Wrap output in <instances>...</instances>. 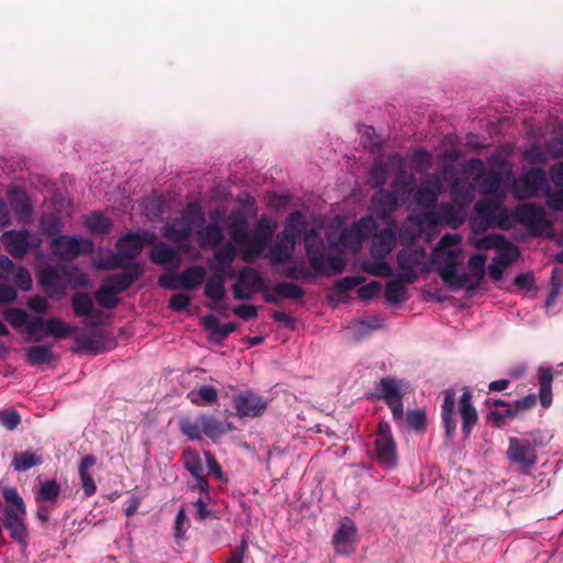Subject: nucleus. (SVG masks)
<instances>
[{
	"instance_id": "obj_22",
	"label": "nucleus",
	"mask_w": 563,
	"mask_h": 563,
	"mask_svg": "<svg viewBox=\"0 0 563 563\" xmlns=\"http://www.w3.org/2000/svg\"><path fill=\"white\" fill-rule=\"evenodd\" d=\"M202 325L209 331V341L220 344L238 329L239 323L233 321L221 324L217 317L208 314L203 317Z\"/></svg>"
},
{
	"instance_id": "obj_53",
	"label": "nucleus",
	"mask_w": 563,
	"mask_h": 563,
	"mask_svg": "<svg viewBox=\"0 0 563 563\" xmlns=\"http://www.w3.org/2000/svg\"><path fill=\"white\" fill-rule=\"evenodd\" d=\"M481 185L484 195H496L501 187V176L498 172L492 170L483 177Z\"/></svg>"
},
{
	"instance_id": "obj_35",
	"label": "nucleus",
	"mask_w": 563,
	"mask_h": 563,
	"mask_svg": "<svg viewBox=\"0 0 563 563\" xmlns=\"http://www.w3.org/2000/svg\"><path fill=\"white\" fill-rule=\"evenodd\" d=\"M238 284L252 292L265 291L266 284L262 275L254 268L245 266L240 271Z\"/></svg>"
},
{
	"instance_id": "obj_1",
	"label": "nucleus",
	"mask_w": 563,
	"mask_h": 563,
	"mask_svg": "<svg viewBox=\"0 0 563 563\" xmlns=\"http://www.w3.org/2000/svg\"><path fill=\"white\" fill-rule=\"evenodd\" d=\"M3 499L8 505L1 509V522L11 539L22 548L29 543V531L25 523L26 506L15 487L2 489Z\"/></svg>"
},
{
	"instance_id": "obj_44",
	"label": "nucleus",
	"mask_w": 563,
	"mask_h": 563,
	"mask_svg": "<svg viewBox=\"0 0 563 563\" xmlns=\"http://www.w3.org/2000/svg\"><path fill=\"white\" fill-rule=\"evenodd\" d=\"M75 332V329L58 318H49L46 320V334L53 335L57 340L68 338Z\"/></svg>"
},
{
	"instance_id": "obj_36",
	"label": "nucleus",
	"mask_w": 563,
	"mask_h": 563,
	"mask_svg": "<svg viewBox=\"0 0 563 563\" xmlns=\"http://www.w3.org/2000/svg\"><path fill=\"white\" fill-rule=\"evenodd\" d=\"M539 399L543 408L548 409L552 405V382L553 374L551 368H539Z\"/></svg>"
},
{
	"instance_id": "obj_41",
	"label": "nucleus",
	"mask_w": 563,
	"mask_h": 563,
	"mask_svg": "<svg viewBox=\"0 0 563 563\" xmlns=\"http://www.w3.org/2000/svg\"><path fill=\"white\" fill-rule=\"evenodd\" d=\"M202 433L210 439H217L230 432L227 424L212 416H200Z\"/></svg>"
},
{
	"instance_id": "obj_63",
	"label": "nucleus",
	"mask_w": 563,
	"mask_h": 563,
	"mask_svg": "<svg viewBox=\"0 0 563 563\" xmlns=\"http://www.w3.org/2000/svg\"><path fill=\"white\" fill-rule=\"evenodd\" d=\"M377 261L378 262L365 263L363 265V269L373 276H378V277L391 276L393 271H391L390 266L386 262H383L382 260H377Z\"/></svg>"
},
{
	"instance_id": "obj_48",
	"label": "nucleus",
	"mask_w": 563,
	"mask_h": 563,
	"mask_svg": "<svg viewBox=\"0 0 563 563\" xmlns=\"http://www.w3.org/2000/svg\"><path fill=\"white\" fill-rule=\"evenodd\" d=\"M87 227L90 231L99 234H107L111 230V222L99 212H92L87 218Z\"/></svg>"
},
{
	"instance_id": "obj_25",
	"label": "nucleus",
	"mask_w": 563,
	"mask_h": 563,
	"mask_svg": "<svg viewBox=\"0 0 563 563\" xmlns=\"http://www.w3.org/2000/svg\"><path fill=\"white\" fill-rule=\"evenodd\" d=\"M145 243L144 236L130 232L118 239L115 249L124 260H134L141 253Z\"/></svg>"
},
{
	"instance_id": "obj_17",
	"label": "nucleus",
	"mask_w": 563,
	"mask_h": 563,
	"mask_svg": "<svg viewBox=\"0 0 563 563\" xmlns=\"http://www.w3.org/2000/svg\"><path fill=\"white\" fill-rule=\"evenodd\" d=\"M357 529L355 525L347 518L341 522L332 538V544L340 554L349 555L354 552Z\"/></svg>"
},
{
	"instance_id": "obj_21",
	"label": "nucleus",
	"mask_w": 563,
	"mask_h": 563,
	"mask_svg": "<svg viewBox=\"0 0 563 563\" xmlns=\"http://www.w3.org/2000/svg\"><path fill=\"white\" fill-rule=\"evenodd\" d=\"M430 186L419 188L415 195V202L428 211H435L438 208L439 196L442 192V186L438 178L433 181H429Z\"/></svg>"
},
{
	"instance_id": "obj_2",
	"label": "nucleus",
	"mask_w": 563,
	"mask_h": 563,
	"mask_svg": "<svg viewBox=\"0 0 563 563\" xmlns=\"http://www.w3.org/2000/svg\"><path fill=\"white\" fill-rule=\"evenodd\" d=\"M303 244L306 256L314 274H341L346 262L341 255H327V246L320 233L316 229L305 232Z\"/></svg>"
},
{
	"instance_id": "obj_47",
	"label": "nucleus",
	"mask_w": 563,
	"mask_h": 563,
	"mask_svg": "<svg viewBox=\"0 0 563 563\" xmlns=\"http://www.w3.org/2000/svg\"><path fill=\"white\" fill-rule=\"evenodd\" d=\"M179 430L189 440L201 439L202 429L200 416L197 417L195 420H191L189 418H181L179 420Z\"/></svg>"
},
{
	"instance_id": "obj_4",
	"label": "nucleus",
	"mask_w": 563,
	"mask_h": 563,
	"mask_svg": "<svg viewBox=\"0 0 563 563\" xmlns=\"http://www.w3.org/2000/svg\"><path fill=\"white\" fill-rule=\"evenodd\" d=\"M511 217L516 222L523 225L532 236H540L552 227L547 219L544 208L532 202L518 205Z\"/></svg>"
},
{
	"instance_id": "obj_64",
	"label": "nucleus",
	"mask_w": 563,
	"mask_h": 563,
	"mask_svg": "<svg viewBox=\"0 0 563 563\" xmlns=\"http://www.w3.org/2000/svg\"><path fill=\"white\" fill-rule=\"evenodd\" d=\"M406 421L412 430L422 431L426 429L427 416L419 409L410 410L406 413Z\"/></svg>"
},
{
	"instance_id": "obj_43",
	"label": "nucleus",
	"mask_w": 563,
	"mask_h": 563,
	"mask_svg": "<svg viewBox=\"0 0 563 563\" xmlns=\"http://www.w3.org/2000/svg\"><path fill=\"white\" fill-rule=\"evenodd\" d=\"M406 282L398 275V278L389 280L385 287V295L388 301L393 303H400L406 299L407 289Z\"/></svg>"
},
{
	"instance_id": "obj_14",
	"label": "nucleus",
	"mask_w": 563,
	"mask_h": 563,
	"mask_svg": "<svg viewBox=\"0 0 563 563\" xmlns=\"http://www.w3.org/2000/svg\"><path fill=\"white\" fill-rule=\"evenodd\" d=\"M71 306L75 316L84 317L86 323L91 327H97L102 323V312L95 309L93 301L87 292H76L71 297Z\"/></svg>"
},
{
	"instance_id": "obj_11",
	"label": "nucleus",
	"mask_w": 563,
	"mask_h": 563,
	"mask_svg": "<svg viewBox=\"0 0 563 563\" xmlns=\"http://www.w3.org/2000/svg\"><path fill=\"white\" fill-rule=\"evenodd\" d=\"M232 402L236 416L241 419L263 416L268 405L264 397L252 390H244L235 395Z\"/></svg>"
},
{
	"instance_id": "obj_34",
	"label": "nucleus",
	"mask_w": 563,
	"mask_h": 563,
	"mask_svg": "<svg viewBox=\"0 0 563 563\" xmlns=\"http://www.w3.org/2000/svg\"><path fill=\"white\" fill-rule=\"evenodd\" d=\"M206 268L200 265H192L178 275L181 289L194 290L198 288L206 278Z\"/></svg>"
},
{
	"instance_id": "obj_59",
	"label": "nucleus",
	"mask_w": 563,
	"mask_h": 563,
	"mask_svg": "<svg viewBox=\"0 0 563 563\" xmlns=\"http://www.w3.org/2000/svg\"><path fill=\"white\" fill-rule=\"evenodd\" d=\"M123 256L117 251V253H113L110 251L103 258L100 260L97 267L99 269H118L120 267L124 268V265L126 263L123 262Z\"/></svg>"
},
{
	"instance_id": "obj_9",
	"label": "nucleus",
	"mask_w": 563,
	"mask_h": 563,
	"mask_svg": "<svg viewBox=\"0 0 563 563\" xmlns=\"http://www.w3.org/2000/svg\"><path fill=\"white\" fill-rule=\"evenodd\" d=\"M548 179L544 169L531 168L526 172L514 187V195L518 199L533 198L547 189Z\"/></svg>"
},
{
	"instance_id": "obj_45",
	"label": "nucleus",
	"mask_w": 563,
	"mask_h": 563,
	"mask_svg": "<svg viewBox=\"0 0 563 563\" xmlns=\"http://www.w3.org/2000/svg\"><path fill=\"white\" fill-rule=\"evenodd\" d=\"M275 292L280 299L300 300L305 297L306 291L294 283H278L275 285Z\"/></svg>"
},
{
	"instance_id": "obj_26",
	"label": "nucleus",
	"mask_w": 563,
	"mask_h": 563,
	"mask_svg": "<svg viewBox=\"0 0 563 563\" xmlns=\"http://www.w3.org/2000/svg\"><path fill=\"white\" fill-rule=\"evenodd\" d=\"M455 391L448 389L444 391V400L442 405V424L445 430V438L452 440L456 432L455 420Z\"/></svg>"
},
{
	"instance_id": "obj_29",
	"label": "nucleus",
	"mask_w": 563,
	"mask_h": 563,
	"mask_svg": "<svg viewBox=\"0 0 563 563\" xmlns=\"http://www.w3.org/2000/svg\"><path fill=\"white\" fill-rule=\"evenodd\" d=\"M363 223L364 219L341 231L339 242L343 247L355 252L360 250L366 238Z\"/></svg>"
},
{
	"instance_id": "obj_7",
	"label": "nucleus",
	"mask_w": 563,
	"mask_h": 563,
	"mask_svg": "<svg viewBox=\"0 0 563 563\" xmlns=\"http://www.w3.org/2000/svg\"><path fill=\"white\" fill-rule=\"evenodd\" d=\"M506 455L522 473H528L538 463L537 450L527 439L510 437Z\"/></svg>"
},
{
	"instance_id": "obj_46",
	"label": "nucleus",
	"mask_w": 563,
	"mask_h": 563,
	"mask_svg": "<svg viewBox=\"0 0 563 563\" xmlns=\"http://www.w3.org/2000/svg\"><path fill=\"white\" fill-rule=\"evenodd\" d=\"M117 295V291L103 283L95 294V298L102 308L113 309L119 305L120 301Z\"/></svg>"
},
{
	"instance_id": "obj_60",
	"label": "nucleus",
	"mask_w": 563,
	"mask_h": 563,
	"mask_svg": "<svg viewBox=\"0 0 563 563\" xmlns=\"http://www.w3.org/2000/svg\"><path fill=\"white\" fill-rule=\"evenodd\" d=\"M505 243V236L501 234H488L484 235L474 241V246L481 250H493L500 246V244Z\"/></svg>"
},
{
	"instance_id": "obj_3",
	"label": "nucleus",
	"mask_w": 563,
	"mask_h": 563,
	"mask_svg": "<svg viewBox=\"0 0 563 563\" xmlns=\"http://www.w3.org/2000/svg\"><path fill=\"white\" fill-rule=\"evenodd\" d=\"M470 224L475 233H483L493 225H497L501 230H508L511 228V220L503 207L500 197H485L474 206Z\"/></svg>"
},
{
	"instance_id": "obj_49",
	"label": "nucleus",
	"mask_w": 563,
	"mask_h": 563,
	"mask_svg": "<svg viewBox=\"0 0 563 563\" xmlns=\"http://www.w3.org/2000/svg\"><path fill=\"white\" fill-rule=\"evenodd\" d=\"M236 256V249L231 243H225L219 251L214 252L213 257L217 263H219L222 266V269L224 272L225 268H230L234 258Z\"/></svg>"
},
{
	"instance_id": "obj_6",
	"label": "nucleus",
	"mask_w": 563,
	"mask_h": 563,
	"mask_svg": "<svg viewBox=\"0 0 563 563\" xmlns=\"http://www.w3.org/2000/svg\"><path fill=\"white\" fill-rule=\"evenodd\" d=\"M375 453L377 462L385 468H394L398 462L397 446L393 438L390 426L380 421L375 438Z\"/></svg>"
},
{
	"instance_id": "obj_37",
	"label": "nucleus",
	"mask_w": 563,
	"mask_h": 563,
	"mask_svg": "<svg viewBox=\"0 0 563 563\" xmlns=\"http://www.w3.org/2000/svg\"><path fill=\"white\" fill-rule=\"evenodd\" d=\"M189 401L196 406L212 405L218 401L219 391L210 385H202L187 394Z\"/></svg>"
},
{
	"instance_id": "obj_12",
	"label": "nucleus",
	"mask_w": 563,
	"mask_h": 563,
	"mask_svg": "<svg viewBox=\"0 0 563 563\" xmlns=\"http://www.w3.org/2000/svg\"><path fill=\"white\" fill-rule=\"evenodd\" d=\"M461 260L462 251L460 247L455 250L434 249L432 254V264L443 282H451Z\"/></svg>"
},
{
	"instance_id": "obj_55",
	"label": "nucleus",
	"mask_w": 563,
	"mask_h": 563,
	"mask_svg": "<svg viewBox=\"0 0 563 563\" xmlns=\"http://www.w3.org/2000/svg\"><path fill=\"white\" fill-rule=\"evenodd\" d=\"M230 234L239 245H245L250 243L251 236L247 230V223L244 219L231 224Z\"/></svg>"
},
{
	"instance_id": "obj_23",
	"label": "nucleus",
	"mask_w": 563,
	"mask_h": 563,
	"mask_svg": "<svg viewBox=\"0 0 563 563\" xmlns=\"http://www.w3.org/2000/svg\"><path fill=\"white\" fill-rule=\"evenodd\" d=\"M475 197V186L467 179L454 178L451 185V199L460 209H466Z\"/></svg>"
},
{
	"instance_id": "obj_27",
	"label": "nucleus",
	"mask_w": 563,
	"mask_h": 563,
	"mask_svg": "<svg viewBox=\"0 0 563 563\" xmlns=\"http://www.w3.org/2000/svg\"><path fill=\"white\" fill-rule=\"evenodd\" d=\"M150 260L152 263L159 266L173 264L177 267L180 262V253L177 249L159 241L152 247L150 252Z\"/></svg>"
},
{
	"instance_id": "obj_40",
	"label": "nucleus",
	"mask_w": 563,
	"mask_h": 563,
	"mask_svg": "<svg viewBox=\"0 0 563 563\" xmlns=\"http://www.w3.org/2000/svg\"><path fill=\"white\" fill-rule=\"evenodd\" d=\"M75 342L77 346L71 349L74 353L89 352L96 355L103 351L101 340L93 333L77 335Z\"/></svg>"
},
{
	"instance_id": "obj_52",
	"label": "nucleus",
	"mask_w": 563,
	"mask_h": 563,
	"mask_svg": "<svg viewBox=\"0 0 563 563\" xmlns=\"http://www.w3.org/2000/svg\"><path fill=\"white\" fill-rule=\"evenodd\" d=\"M449 287L454 289H466L468 291H475L481 286L476 280L471 282L470 277L466 273L457 274L454 272V276L451 278V282H444Z\"/></svg>"
},
{
	"instance_id": "obj_30",
	"label": "nucleus",
	"mask_w": 563,
	"mask_h": 563,
	"mask_svg": "<svg viewBox=\"0 0 563 563\" xmlns=\"http://www.w3.org/2000/svg\"><path fill=\"white\" fill-rule=\"evenodd\" d=\"M225 277L223 271H216L207 280L205 286V295L213 301L209 308L216 310L225 296Z\"/></svg>"
},
{
	"instance_id": "obj_58",
	"label": "nucleus",
	"mask_w": 563,
	"mask_h": 563,
	"mask_svg": "<svg viewBox=\"0 0 563 563\" xmlns=\"http://www.w3.org/2000/svg\"><path fill=\"white\" fill-rule=\"evenodd\" d=\"M184 465L185 468L192 475L198 476L203 473V465L200 456L196 452L185 451L184 452Z\"/></svg>"
},
{
	"instance_id": "obj_13",
	"label": "nucleus",
	"mask_w": 563,
	"mask_h": 563,
	"mask_svg": "<svg viewBox=\"0 0 563 563\" xmlns=\"http://www.w3.org/2000/svg\"><path fill=\"white\" fill-rule=\"evenodd\" d=\"M465 209H456L449 202H444L438 206L435 211H427L424 213V220L430 225H438L444 223L451 229L460 228L465 221Z\"/></svg>"
},
{
	"instance_id": "obj_8",
	"label": "nucleus",
	"mask_w": 563,
	"mask_h": 563,
	"mask_svg": "<svg viewBox=\"0 0 563 563\" xmlns=\"http://www.w3.org/2000/svg\"><path fill=\"white\" fill-rule=\"evenodd\" d=\"M3 244L7 252L15 258H21L29 253L30 250L36 249L41 244V240L29 230H10L3 234Z\"/></svg>"
},
{
	"instance_id": "obj_42",
	"label": "nucleus",
	"mask_w": 563,
	"mask_h": 563,
	"mask_svg": "<svg viewBox=\"0 0 563 563\" xmlns=\"http://www.w3.org/2000/svg\"><path fill=\"white\" fill-rule=\"evenodd\" d=\"M53 360L52 345H32L26 351V361L31 365L47 364Z\"/></svg>"
},
{
	"instance_id": "obj_20",
	"label": "nucleus",
	"mask_w": 563,
	"mask_h": 563,
	"mask_svg": "<svg viewBox=\"0 0 563 563\" xmlns=\"http://www.w3.org/2000/svg\"><path fill=\"white\" fill-rule=\"evenodd\" d=\"M459 412L462 419V433L467 438L478 421V415L472 404V394L465 388L459 400Z\"/></svg>"
},
{
	"instance_id": "obj_56",
	"label": "nucleus",
	"mask_w": 563,
	"mask_h": 563,
	"mask_svg": "<svg viewBox=\"0 0 563 563\" xmlns=\"http://www.w3.org/2000/svg\"><path fill=\"white\" fill-rule=\"evenodd\" d=\"M497 251L498 256L496 258L504 262L507 266L515 262L520 255L518 246L506 240L505 243L500 244Z\"/></svg>"
},
{
	"instance_id": "obj_50",
	"label": "nucleus",
	"mask_w": 563,
	"mask_h": 563,
	"mask_svg": "<svg viewBox=\"0 0 563 563\" xmlns=\"http://www.w3.org/2000/svg\"><path fill=\"white\" fill-rule=\"evenodd\" d=\"M486 260L487 257L485 254L477 253L472 255L467 263L468 269L473 274L476 283H479V286L484 282Z\"/></svg>"
},
{
	"instance_id": "obj_31",
	"label": "nucleus",
	"mask_w": 563,
	"mask_h": 563,
	"mask_svg": "<svg viewBox=\"0 0 563 563\" xmlns=\"http://www.w3.org/2000/svg\"><path fill=\"white\" fill-rule=\"evenodd\" d=\"M192 227L181 216L173 219L163 229V235L173 242H183L189 239Z\"/></svg>"
},
{
	"instance_id": "obj_32",
	"label": "nucleus",
	"mask_w": 563,
	"mask_h": 563,
	"mask_svg": "<svg viewBox=\"0 0 563 563\" xmlns=\"http://www.w3.org/2000/svg\"><path fill=\"white\" fill-rule=\"evenodd\" d=\"M97 463L96 456L92 454L85 455L79 463L78 473L80 477L81 488L86 497H91L97 492V486L92 476L89 473V468Z\"/></svg>"
},
{
	"instance_id": "obj_19",
	"label": "nucleus",
	"mask_w": 563,
	"mask_h": 563,
	"mask_svg": "<svg viewBox=\"0 0 563 563\" xmlns=\"http://www.w3.org/2000/svg\"><path fill=\"white\" fill-rule=\"evenodd\" d=\"M297 233L284 230L282 235L272 247L273 261L277 264H285L290 261L297 243Z\"/></svg>"
},
{
	"instance_id": "obj_24",
	"label": "nucleus",
	"mask_w": 563,
	"mask_h": 563,
	"mask_svg": "<svg viewBox=\"0 0 563 563\" xmlns=\"http://www.w3.org/2000/svg\"><path fill=\"white\" fill-rule=\"evenodd\" d=\"M402 382L393 377H383L374 387L372 397L386 404L402 398Z\"/></svg>"
},
{
	"instance_id": "obj_16",
	"label": "nucleus",
	"mask_w": 563,
	"mask_h": 563,
	"mask_svg": "<svg viewBox=\"0 0 563 563\" xmlns=\"http://www.w3.org/2000/svg\"><path fill=\"white\" fill-rule=\"evenodd\" d=\"M143 274L142 266L136 262H128L124 271L119 274L110 275L106 278L104 284L118 294L128 290L132 284Z\"/></svg>"
},
{
	"instance_id": "obj_39",
	"label": "nucleus",
	"mask_w": 563,
	"mask_h": 563,
	"mask_svg": "<svg viewBox=\"0 0 563 563\" xmlns=\"http://www.w3.org/2000/svg\"><path fill=\"white\" fill-rule=\"evenodd\" d=\"M40 284L43 287L45 294L49 297H53L54 295H63L60 276L53 268H46L41 272Z\"/></svg>"
},
{
	"instance_id": "obj_33",
	"label": "nucleus",
	"mask_w": 563,
	"mask_h": 563,
	"mask_svg": "<svg viewBox=\"0 0 563 563\" xmlns=\"http://www.w3.org/2000/svg\"><path fill=\"white\" fill-rule=\"evenodd\" d=\"M198 242L202 249H217L224 239L221 227L217 223H210L198 231Z\"/></svg>"
},
{
	"instance_id": "obj_10",
	"label": "nucleus",
	"mask_w": 563,
	"mask_h": 563,
	"mask_svg": "<svg viewBox=\"0 0 563 563\" xmlns=\"http://www.w3.org/2000/svg\"><path fill=\"white\" fill-rule=\"evenodd\" d=\"M426 251L422 246H406L399 251L397 263L400 269V277L407 283L412 284L418 279L416 268L423 264Z\"/></svg>"
},
{
	"instance_id": "obj_38",
	"label": "nucleus",
	"mask_w": 563,
	"mask_h": 563,
	"mask_svg": "<svg viewBox=\"0 0 563 563\" xmlns=\"http://www.w3.org/2000/svg\"><path fill=\"white\" fill-rule=\"evenodd\" d=\"M43 463V459L36 452L33 451H21L13 454L11 466L16 472H25L34 466H38Z\"/></svg>"
},
{
	"instance_id": "obj_62",
	"label": "nucleus",
	"mask_w": 563,
	"mask_h": 563,
	"mask_svg": "<svg viewBox=\"0 0 563 563\" xmlns=\"http://www.w3.org/2000/svg\"><path fill=\"white\" fill-rule=\"evenodd\" d=\"M21 423V417L15 409L0 411V424L9 431H13Z\"/></svg>"
},
{
	"instance_id": "obj_57",
	"label": "nucleus",
	"mask_w": 563,
	"mask_h": 563,
	"mask_svg": "<svg viewBox=\"0 0 563 563\" xmlns=\"http://www.w3.org/2000/svg\"><path fill=\"white\" fill-rule=\"evenodd\" d=\"M60 494V485L56 481H44L41 484L38 498L45 501H54Z\"/></svg>"
},
{
	"instance_id": "obj_18",
	"label": "nucleus",
	"mask_w": 563,
	"mask_h": 563,
	"mask_svg": "<svg viewBox=\"0 0 563 563\" xmlns=\"http://www.w3.org/2000/svg\"><path fill=\"white\" fill-rule=\"evenodd\" d=\"M372 202L377 216L382 220L388 224H393V222H395L391 219V216L398 209L399 205L394 192L380 189L373 196Z\"/></svg>"
},
{
	"instance_id": "obj_61",
	"label": "nucleus",
	"mask_w": 563,
	"mask_h": 563,
	"mask_svg": "<svg viewBox=\"0 0 563 563\" xmlns=\"http://www.w3.org/2000/svg\"><path fill=\"white\" fill-rule=\"evenodd\" d=\"M4 318L5 320L13 327V328H20L24 324L27 325V313L20 308H8L4 311Z\"/></svg>"
},
{
	"instance_id": "obj_54",
	"label": "nucleus",
	"mask_w": 563,
	"mask_h": 563,
	"mask_svg": "<svg viewBox=\"0 0 563 563\" xmlns=\"http://www.w3.org/2000/svg\"><path fill=\"white\" fill-rule=\"evenodd\" d=\"M181 217L188 221L192 228L194 225H201L206 221L202 208L196 202L188 203Z\"/></svg>"
},
{
	"instance_id": "obj_51",
	"label": "nucleus",
	"mask_w": 563,
	"mask_h": 563,
	"mask_svg": "<svg viewBox=\"0 0 563 563\" xmlns=\"http://www.w3.org/2000/svg\"><path fill=\"white\" fill-rule=\"evenodd\" d=\"M26 332L34 342H40L46 334V320L42 317L32 318L26 325Z\"/></svg>"
},
{
	"instance_id": "obj_5",
	"label": "nucleus",
	"mask_w": 563,
	"mask_h": 563,
	"mask_svg": "<svg viewBox=\"0 0 563 563\" xmlns=\"http://www.w3.org/2000/svg\"><path fill=\"white\" fill-rule=\"evenodd\" d=\"M53 254L62 261H73L79 255H89L95 250L92 241L76 236L59 235L52 240Z\"/></svg>"
},
{
	"instance_id": "obj_28",
	"label": "nucleus",
	"mask_w": 563,
	"mask_h": 563,
	"mask_svg": "<svg viewBox=\"0 0 563 563\" xmlns=\"http://www.w3.org/2000/svg\"><path fill=\"white\" fill-rule=\"evenodd\" d=\"M272 229L271 225L263 220L258 222L257 229L253 238H250V249L245 251L244 258L250 261L252 257H255L260 254L262 250L267 245V243L272 240Z\"/></svg>"
},
{
	"instance_id": "obj_15",
	"label": "nucleus",
	"mask_w": 563,
	"mask_h": 563,
	"mask_svg": "<svg viewBox=\"0 0 563 563\" xmlns=\"http://www.w3.org/2000/svg\"><path fill=\"white\" fill-rule=\"evenodd\" d=\"M396 241V224L393 222L373 235L369 250L372 257L384 260L395 247Z\"/></svg>"
}]
</instances>
